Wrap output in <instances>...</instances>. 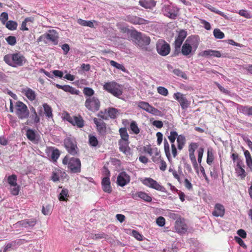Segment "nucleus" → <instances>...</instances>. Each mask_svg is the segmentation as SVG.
I'll list each match as a JSON object with an SVG mask.
<instances>
[{"instance_id":"nucleus-35","label":"nucleus","mask_w":252,"mask_h":252,"mask_svg":"<svg viewBox=\"0 0 252 252\" xmlns=\"http://www.w3.org/2000/svg\"><path fill=\"white\" fill-rule=\"evenodd\" d=\"M164 150L167 159L170 161L171 159V154L170 152L169 144L166 139H164Z\"/></svg>"},{"instance_id":"nucleus-46","label":"nucleus","mask_w":252,"mask_h":252,"mask_svg":"<svg viewBox=\"0 0 252 252\" xmlns=\"http://www.w3.org/2000/svg\"><path fill=\"white\" fill-rule=\"evenodd\" d=\"M110 64L112 66H113L119 69L122 70L123 71H125L126 70V69L123 64H120L114 61H111Z\"/></svg>"},{"instance_id":"nucleus-29","label":"nucleus","mask_w":252,"mask_h":252,"mask_svg":"<svg viewBox=\"0 0 252 252\" xmlns=\"http://www.w3.org/2000/svg\"><path fill=\"white\" fill-rule=\"evenodd\" d=\"M23 92L29 100L32 101L35 99V92L31 89L28 88H26L23 90Z\"/></svg>"},{"instance_id":"nucleus-21","label":"nucleus","mask_w":252,"mask_h":252,"mask_svg":"<svg viewBox=\"0 0 252 252\" xmlns=\"http://www.w3.org/2000/svg\"><path fill=\"white\" fill-rule=\"evenodd\" d=\"M199 56L203 57H214L220 58L222 56L221 53L219 51L213 50H207L205 51H203L200 52L198 54Z\"/></svg>"},{"instance_id":"nucleus-12","label":"nucleus","mask_w":252,"mask_h":252,"mask_svg":"<svg viewBox=\"0 0 252 252\" xmlns=\"http://www.w3.org/2000/svg\"><path fill=\"white\" fill-rule=\"evenodd\" d=\"M173 97L180 103L182 109H186L189 107L190 101L186 98L184 94L178 92L174 94Z\"/></svg>"},{"instance_id":"nucleus-36","label":"nucleus","mask_w":252,"mask_h":252,"mask_svg":"<svg viewBox=\"0 0 252 252\" xmlns=\"http://www.w3.org/2000/svg\"><path fill=\"white\" fill-rule=\"evenodd\" d=\"M108 235L104 233L93 234L91 233L90 234L89 237L94 240H98L102 238L107 239Z\"/></svg>"},{"instance_id":"nucleus-53","label":"nucleus","mask_w":252,"mask_h":252,"mask_svg":"<svg viewBox=\"0 0 252 252\" xmlns=\"http://www.w3.org/2000/svg\"><path fill=\"white\" fill-rule=\"evenodd\" d=\"M6 41L8 44L14 46L16 43V38L14 36H9L5 38Z\"/></svg>"},{"instance_id":"nucleus-30","label":"nucleus","mask_w":252,"mask_h":252,"mask_svg":"<svg viewBox=\"0 0 252 252\" xmlns=\"http://www.w3.org/2000/svg\"><path fill=\"white\" fill-rule=\"evenodd\" d=\"M237 109L241 113L248 116H251L252 106L239 105Z\"/></svg>"},{"instance_id":"nucleus-10","label":"nucleus","mask_w":252,"mask_h":252,"mask_svg":"<svg viewBox=\"0 0 252 252\" xmlns=\"http://www.w3.org/2000/svg\"><path fill=\"white\" fill-rule=\"evenodd\" d=\"M162 11L163 14L172 19H175L179 12V9L172 5H164L162 8Z\"/></svg>"},{"instance_id":"nucleus-11","label":"nucleus","mask_w":252,"mask_h":252,"mask_svg":"<svg viewBox=\"0 0 252 252\" xmlns=\"http://www.w3.org/2000/svg\"><path fill=\"white\" fill-rule=\"evenodd\" d=\"M175 229L178 233L181 234H184L187 231L188 227L185 223V220L184 219L179 217L176 220L175 224Z\"/></svg>"},{"instance_id":"nucleus-18","label":"nucleus","mask_w":252,"mask_h":252,"mask_svg":"<svg viewBox=\"0 0 252 252\" xmlns=\"http://www.w3.org/2000/svg\"><path fill=\"white\" fill-rule=\"evenodd\" d=\"M189 39H188L183 44L181 49L182 54L185 56H187L190 54L194 53L197 47V45L194 47V50L189 43H188Z\"/></svg>"},{"instance_id":"nucleus-51","label":"nucleus","mask_w":252,"mask_h":252,"mask_svg":"<svg viewBox=\"0 0 252 252\" xmlns=\"http://www.w3.org/2000/svg\"><path fill=\"white\" fill-rule=\"evenodd\" d=\"M149 113H150L155 116H162L163 115V114L160 111L153 106H151Z\"/></svg>"},{"instance_id":"nucleus-50","label":"nucleus","mask_w":252,"mask_h":252,"mask_svg":"<svg viewBox=\"0 0 252 252\" xmlns=\"http://www.w3.org/2000/svg\"><path fill=\"white\" fill-rule=\"evenodd\" d=\"M235 170L238 175L240 176L241 179H244L246 176L247 174L243 167L235 168Z\"/></svg>"},{"instance_id":"nucleus-60","label":"nucleus","mask_w":252,"mask_h":252,"mask_svg":"<svg viewBox=\"0 0 252 252\" xmlns=\"http://www.w3.org/2000/svg\"><path fill=\"white\" fill-rule=\"evenodd\" d=\"M165 219L162 217H159L158 218H157L156 220V222L157 224L159 226H163L165 224Z\"/></svg>"},{"instance_id":"nucleus-25","label":"nucleus","mask_w":252,"mask_h":252,"mask_svg":"<svg viewBox=\"0 0 252 252\" xmlns=\"http://www.w3.org/2000/svg\"><path fill=\"white\" fill-rule=\"evenodd\" d=\"M126 20L132 24L138 25L144 24L146 22L144 19L133 15L126 16Z\"/></svg>"},{"instance_id":"nucleus-39","label":"nucleus","mask_w":252,"mask_h":252,"mask_svg":"<svg viewBox=\"0 0 252 252\" xmlns=\"http://www.w3.org/2000/svg\"><path fill=\"white\" fill-rule=\"evenodd\" d=\"M108 114L111 119H115L119 114V111L115 108H109L108 109Z\"/></svg>"},{"instance_id":"nucleus-49","label":"nucleus","mask_w":252,"mask_h":252,"mask_svg":"<svg viewBox=\"0 0 252 252\" xmlns=\"http://www.w3.org/2000/svg\"><path fill=\"white\" fill-rule=\"evenodd\" d=\"M157 91L158 94L165 96H167L168 94L167 89L163 87L159 86L158 87Z\"/></svg>"},{"instance_id":"nucleus-43","label":"nucleus","mask_w":252,"mask_h":252,"mask_svg":"<svg viewBox=\"0 0 252 252\" xmlns=\"http://www.w3.org/2000/svg\"><path fill=\"white\" fill-rule=\"evenodd\" d=\"M130 129L132 131V132L135 134H137L140 132V129L137 126L136 123L135 121H132L130 125Z\"/></svg>"},{"instance_id":"nucleus-59","label":"nucleus","mask_w":252,"mask_h":252,"mask_svg":"<svg viewBox=\"0 0 252 252\" xmlns=\"http://www.w3.org/2000/svg\"><path fill=\"white\" fill-rule=\"evenodd\" d=\"M173 72L174 74L178 76L181 77L185 79L187 78L186 74L184 72H183L182 71L179 69L174 70Z\"/></svg>"},{"instance_id":"nucleus-13","label":"nucleus","mask_w":252,"mask_h":252,"mask_svg":"<svg viewBox=\"0 0 252 252\" xmlns=\"http://www.w3.org/2000/svg\"><path fill=\"white\" fill-rule=\"evenodd\" d=\"M37 222V220L35 218H32L29 219H25L18 221L15 223L16 227L21 226L26 228H32Z\"/></svg>"},{"instance_id":"nucleus-5","label":"nucleus","mask_w":252,"mask_h":252,"mask_svg":"<svg viewBox=\"0 0 252 252\" xmlns=\"http://www.w3.org/2000/svg\"><path fill=\"white\" fill-rule=\"evenodd\" d=\"M15 113L20 119L27 118L29 116V111L26 104L21 101H17L15 104Z\"/></svg>"},{"instance_id":"nucleus-40","label":"nucleus","mask_w":252,"mask_h":252,"mask_svg":"<svg viewBox=\"0 0 252 252\" xmlns=\"http://www.w3.org/2000/svg\"><path fill=\"white\" fill-rule=\"evenodd\" d=\"M138 106L140 108L149 112L152 106L150 105V104L148 102L144 101H140L138 103Z\"/></svg>"},{"instance_id":"nucleus-9","label":"nucleus","mask_w":252,"mask_h":252,"mask_svg":"<svg viewBox=\"0 0 252 252\" xmlns=\"http://www.w3.org/2000/svg\"><path fill=\"white\" fill-rule=\"evenodd\" d=\"M58 34L54 31H50L49 33L44 34L41 35L38 40L39 41H43L45 43L48 41L52 42L54 44H58Z\"/></svg>"},{"instance_id":"nucleus-55","label":"nucleus","mask_w":252,"mask_h":252,"mask_svg":"<svg viewBox=\"0 0 252 252\" xmlns=\"http://www.w3.org/2000/svg\"><path fill=\"white\" fill-rule=\"evenodd\" d=\"M89 143L92 146H96L98 144V141L96 137H95L94 136L90 135Z\"/></svg>"},{"instance_id":"nucleus-58","label":"nucleus","mask_w":252,"mask_h":252,"mask_svg":"<svg viewBox=\"0 0 252 252\" xmlns=\"http://www.w3.org/2000/svg\"><path fill=\"white\" fill-rule=\"evenodd\" d=\"M42 213L44 215H48L51 213V207L50 205H47L45 207L43 206Z\"/></svg>"},{"instance_id":"nucleus-33","label":"nucleus","mask_w":252,"mask_h":252,"mask_svg":"<svg viewBox=\"0 0 252 252\" xmlns=\"http://www.w3.org/2000/svg\"><path fill=\"white\" fill-rule=\"evenodd\" d=\"M43 107L46 116L49 118H52L53 114L52 108L47 103H44Z\"/></svg>"},{"instance_id":"nucleus-38","label":"nucleus","mask_w":252,"mask_h":252,"mask_svg":"<svg viewBox=\"0 0 252 252\" xmlns=\"http://www.w3.org/2000/svg\"><path fill=\"white\" fill-rule=\"evenodd\" d=\"M77 23L83 26H87L90 28H93L94 27V24L91 21H86L82 19H78L77 20Z\"/></svg>"},{"instance_id":"nucleus-20","label":"nucleus","mask_w":252,"mask_h":252,"mask_svg":"<svg viewBox=\"0 0 252 252\" xmlns=\"http://www.w3.org/2000/svg\"><path fill=\"white\" fill-rule=\"evenodd\" d=\"M130 181L129 176L126 172H121L117 177V184L121 187H124Z\"/></svg>"},{"instance_id":"nucleus-28","label":"nucleus","mask_w":252,"mask_h":252,"mask_svg":"<svg viewBox=\"0 0 252 252\" xmlns=\"http://www.w3.org/2000/svg\"><path fill=\"white\" fill-rule=\"evenodd\" d=\"M140 5L145 8H152L156 5V1L154 0H140Z\"/></svg>"},{"instance_id":"nucleus-37","label":"nucleus","mask_w":252,"mask_h":252,"mask_svg":"<svg viewBox=\"0 0 252 252\" xmlns=\"http://www.w3.org/2000/svg\"><path fill=\"white\" fill-rule=\"evenodd\" d=\"M5 27L9 30H15L17 27V23L14 21H8L5 24Z\"/></svg>"},{"instance_id":"nucleus-63","label":"nucleus","mask_w":252,"mask_h":252,"mask_svg":"<svg viewBox=\"0 0 252 252\" xmlns=\"http://www.w3.org/2000/svg\"><path fill=\"white\" fill-rule=\"evenodd\" d=\"M239 14L245 18H251V15L249 12L245 10H241L239 12Z\"/></svg>"},{"instance_id":"nucleus-24","label":"nucleus","mask_w":252,"mask_h":252,"mask_svg":"<svg viewBox=\"0 0 252 252\" xmlns=\"http://www.w3.org/2000/svg\"><path fill=\"white\" fill-rule=\"evenodd\" d=\"M225 209L223 206L220 204L218 203L215 205L214 210L212 213L213 216L218 217H222L224 216Z\"/></svg>"},{"instance_id":"nucleus-23","label":"nucleus","mask_w":252,"mask_h":252,"mask_svg":"<svg viewBox=\"0 0 252 252\" xmlns=\"http://www.w3.org/2000/svg\"><path fill=\"white\" fill-rule=\"evenodd\" d=\"M93 121L96 126L98 131L101 134L105 133L106 131V124L102 120L98 121L96 118H94Z\"/></svg>"},{"instance_id":"nucleus-44","label":"nucleus","mask_w":252,"mask_h":252,"mask_svg":"<svg viewBox=\"0 0 252 252\" xmlns=\"http://www.w3.org/2000/svg\"><path fill=\"white\" fill-rule=\"evenodd\" d=\"M27 138L31 141H33L35 139V134L33 130L28 129L26 132Z\"/></svg>"},{"instance_id":"nucleus-54","label":"nucleus","mask_w":252,"mask_h":252,"mask_svg":"<svg viewBox=\"0 0 252 252\" xmlns=\"http://www.w3.org/2000/svg\"><path fill=\"white\" fill-rule=\"evenodd\" d=\"M10 191L11 193L14 195H17L19 193V187L17 184L10 186Z\"/></svg>"},{"instance_id":"nucleus-8","label":"nucleus","mask_w":252,"mask_h":252,"mask_svg":"<svg viewBox=\"0 0 252 252\" xmlns=\"http://www.w3.org/2000/svg\"><path fill=\"white\" fill-rule=\"evenodd\" d=\"M64 145L68 152L73 156L77 154L78 148L76 145V142L74 140L67 138L64 140Z\"/></svg>"},{"instance_id":"nucleus-57","label":"nucleus","mask_w":252,"mask_h":252,"mask_svg":"<svg viewBox=\"0 0 252 252\" xmlns=\"http://www.w3.org/2000/svg\"><path fill=\"white\" fill-rule=\"evenodd\" d=\"M61 171H54L52 173V175L51 176V179L54 182H57L59 180L60 175L61 174Z\"/></svg>"},{"instance_id":"nucleus-15","label":"nucleus","mask_w":252,"mask_h":252,"mask_svg":"<svg viewBox=\"0 0 252 252\" xmlns=\"http://www.w3.org/2000/svg\"><path fill=\"white\" fill-rule=\"evenodd\" d=\"M67 121L73 126H76L79 128H82L84 126V122L80 116H68Z\"/></svg>"},{"instance_id":"nucleus-17","label":"nucleus","mask_w":252,"mask_h":252,"mask_svg":"<svg viewBox=\"0 0 252 252\" xmlns=\"http://www.w3.org/2000/svg\"><path fill=\"white\" fill-rule=\"evenodd\" d=\"M107 172V176L103 178L101 182L102 189L106 192L110 193L112 191V189L110 185V181L109 179L110 172L108 170L104 168Z\"/></svg>"},{"instance_id":"nucleus-7","label":"nucleus","mask_w":252,"mask_h":252,"mask_svg":"<svg viewBox=\"0 0 252 252\" xmlns=\"http://www.w3.org/2000/svg\"><path fill=\"white\" fill-rule=\"evenodd\" d=\"M142 183L152 189L160 191L163 192H166L165 188L159 185L156 180L151 178H145L142 181Z\"/></svg>"},{"instance_id":"nucleus-31","label":"nucleus","mask_w":252,"mask_h":252,"mask_svg":"<svg viewBox=\"0 0 252 252\" xmlns=\"http://www.w3.org/2000/svg\"><path fill=\"white\" fill-rule=\"evenodd\" d=\"M177 142L178 143V148L179 150H181L186 143V138L183 135H179L177 138Z\"/></svg>"},{"instance_id":"nucleus-19","label":"nucleus","mask_w":252,"mask_h":252,"mask_svg":"<svg viewBox=\"0 0 252 252\" xmlns=\"http://www.w3.org/2000/svg\"><path fill=\"white\" fill-rule=\"evenodd\" d=\"M129 144L128 140H119L118 141L119 150L127 156L131 154Z\"/></svg>"},{"instance_id":"nucleus-52","label":"nucleus","mask_w":252,"mask_h":252,"mask_svg":"<svg viewBox=\"0 0 252 252\" xmlns=\"http://www.w3.org/2000/svg\"><path fill=\"white\" fill-rule=\"evenodd\" d=\"M187 36V32L184 30L181 31L178 35L177 37L176 38L178 40L181 41L183 42L184 39Z\"/></svg>"},{"instance_id":"nucleus-1","label":"nucleus","mask_w":252,"mask_h":252,"mask_svg":"<svg viewBox=\"0 0 252 252\" xmlns=\"http://www.w3.org/2000/svg\"><path fill=\"white\" fill-rule=\"evenodd\" d=\"M3 60L12 67L22 66L26 61L25 58L20 53L6 55Z\"/></svg>"},{"instance_id":"nucleus-61","label":"nucleus","mask_w":252,"mask_h":252,"mask_svg":"<svg viewBox=\"0 0 252 252\" xmlns=\"http://www.w3.org/2000/svg\"><path fill=\"white\" fill-rule=\"evenodd\" d=\"M30 118L33 120L34 122L36 124L40 122V118L38 116L36 113L34 114H31Z\"/></svg>"},{"instance_id":"nucleus-32","label":"nucleus","mask_w":252,"mask_h":252,"mask_svg":"<svg viewBox=\"0 0 252 252\" xmlns=\"http://www.w3.org/2000/svg\"><path fill=\"white\" fill-rule=\"evenodd\" d=\"M244 155L247 166L250 168L251 170L252 171V158L249 151L245 150Z\"/></svg>"},{"instance_id":"nucleus-45","label":"nucleus","mask_w":252,"mask_h":252,"mask_svg":"<svg viewBox=\"0 0 252 252\" xmlns=\"http://www.w3.org/2000/svg\"><path fill=\"white\" fill-rule=\"evenodd\" d=\"M16 181L17 176L15 175H12L9 176L7 178V182L10 186L17 184Z\"/></svg>"},{"instance_id":"nucleus-62","label":"nucleus","mask_w":252,"mask_h":252,"mask_svg":"<svg viewBox=\"0 0 252 252\" xmlns=\"http://www.w3.org/2000/svg\"><path fill=\"white\" fill-rule=\"evenodd\" d=\"M234 239L243 248H246L247 247L243 240L238 236H235Z\"/></svg>"},{"instance_id":"nucleus-41","label":"nucleus","mask_w":252,"mask_h":252,"mask_svg":"<svg viewBox=\"0 0 252 252\" xmlns=\"http://www.w3.org/2000/svg\"><path fill=\"white\" fill-rule=\"evenodd\" d=\"M83 93L84 95L88 97H93V95L94 94V91L92 88L89 87H85L83 89Z\"/></svg>"},{"instance_id":"nucleus-48","label":"nucleus","mask_w":252,"mask_h":252,"mask_svg":"<svg viewBox=\"0 0 252 252\" xmlns=\"http://www.w3.org/2000/svg\"><path fill=\"white\" fill-rule=\"evenodd\" d=\"M154 150L155 152L153 154H154L155 155L153 156L152 160L154 162H156L159 160L160 158V152L158 150V148H154Z\"/></svg>"},{"instance_id":"nucleus-3","label":"nucleus","mask_w":252,"mask_h":252,"mask_svg":"<svg viewBox=\"0 0 252 252\" xmlns=\"http://www.w3.org/2000/svg\"><path fill=\"white\" fill-rule=\"evenodd\" d=\"M63 163L64 165L68 164V168L72 173H79L81 171V163L80 159L75 158H68L65 156L63 160Z\"/></svg>"},{"instance_id":"nucleus-42","label":"nucleus","mask_w":252,"mask_h":252,"mask_svg":"<svg viewBox=\"0 0 252 252\" xmlns=\"http://www.w3.org/2000/svg\"><path fill=\"white\" fill-rule=\"evenodd\" d=\"M213 34L218 39H222L224 37V34L219 29H214Z\"/></svg>"},{"instance_id":"nucleus-16","label":"nucleus","mask_w":252,"mask_h":252,"mask_svg":"<svg viewBox=\"0 0 252 252\" xmlns=\"http://www.w3.org/2000/svg\"><path fill=\"white\" fill-rule=\"evenodd\" d=\"M178 136V134L176 131L172 130L170 132V135L168 136V138L171 143L172 154L174 158H175L177 155V151L174 144V142L176 139L177 138Z\"/></svg>"},{"instance_id":"nucleus-34","label":"nucleus","mask_w":252,"mask_h":252,"mask_svg":"<svg viewBox=\"0 0 252 252\" xmlns=\"http://www.w3.org/2000/svg\"><path fill=\"white\" fill-rule=\"evenodd\" d=\"M121 139L119 140H128L129 135L126 127H122L119 129Z\"/></svg>"},{"instance_id":"nucleus-47","label":"nucleus","mask_w":252,"mask_h":252,"mask_svg":"<svg viewBox=\"0 0 252 252\" xmlns=\"http://www.w3.org/2000/svg\"><path fill=\"white\" fill-rule=\"evenodd\" d=\"M68 190L67 189H63L60 193L59 199L61 201H65L66 197L68 196Z\"/></svg>"},{"instance_id":"nucleus-2","label":"nucleus","mask_w":252,"mask_h":252,"mask_svg":"<svg viewBox=\"0 0 252 252\" xmlns=\"http://www.w3.org/2000/svg\"><path fill=\"white\" fill-rule=\"evenodd\" d=\"M103 90L120 98L123 93V86L115 81L105 83L103 86Z\"/></svg>"},{"instance_id":"nucleus-22","label":"nucleus","mask_w":252,"mask_h":252,"mask_svg":"<svg viewBox=\"0 0 252 252\" xmlns=\"http://www.w3.org/2000/svg\"><path fill=\"white\" fill-rule=\"evenodd\" d=\"M132 197L135 200H138L139 198H141L144 201L148 202H150L152 201V197L147 193L143 191H138L135 193H132Z\"/></svg>"},{"instance_id":"nucleus-14","label":"nucleus","mask_w":252,"mask_h":252,"mask_svg":"<svg viewBox=\"0 0 252 252\" xmlns=\"http://www.w3.org/2000/svg\"><path fill=\"white\" fill-rule=\"evenodd\" d=\"M157 50L158 54L165 56L169 53L170 47L169 44L165 41H162L157 44Z\"/></svg>"},{"instance_id":"nucleus-27","label":"nucleus","mask_w":252,"mask_h":252,"mask_svg":"<svg viewBox=\"0 0 252 252\" xmlns=\"http://www.w3.org/2000/svg\"><path fill=\"white\" fill-rule=\"evenodd\" d=\"M48 156L50 157L52 159L56 161L59 158L60 155V151L58 149H54L53 148H49L47 151Z\"/></svg>"},{"instance_id":"nucleus-26","label":"nucleus","mask_w":252,"mask_h":252,"mask_svg":"<svg viewBox=\"0 0 252 252\" xmlns=\"http://www.w3.org/2000/svg\"><path fill=\"white\" fill-rule=\"evenodd\" d=\"M56 86L58 89H61L63 90L64 91L66 92H69L71 94H78L79 93V91L76 90L74 88L69 85H61L59 84H56Z\"/></svg>"},{"instance_id":"nucleus-6","label":"nucleus","mask_w":252,"mask_h":252,"mask_svg":"<svg viewBox=\"0 0 252 252\" xmlns=\"http://www.w3.org/2000/svg\"><path fill=\"white\" fill-rule=\"evenodd\" d=\"M85 106L89 110L94 112L99 109L100 102L96 97H89L86 98Z\"/></svg>"},{"instance_id":"nucleus-64","label":"nucleus","mask_w":252,"mask_h":252,"mask_svg":"<svg viewBox=\"0 0 252 252\" xmlns=\"http://www.w3.org/2000/svg\"><path fill=\"white\" fill-rule=\"evenodd\" d=\"M132 234L133 236L138 240L141 241L142 240L143 236L139 233L137 231L133 230Z\"/></svg>"},{"instance_id":"nucleus-56","label":"nucleus","mask_w":252,"mask_h":252,"mask_svg":"<svg viewBox=\"0 0 252 252\" xmlns=\"http://www.w3.org/2000/svg\"><path fill=\"white\" fill-rule=\"evenodd\" d=\"M8 15L7 13L3 12L0 15V20L3 25L5 24V23L7 22L6 21L8 20Z\"/></svg>"},{"instance_id":"nucleus-4","label":"nucleus","mask_w":252,"mask_h":252,"mask_svg":"<svg viewBox=\"0 0 252 252\" xmlns=\"http://www.w3.org/2000/svg\"><path fill=\"white\" fill-rule=\"evenodd\" d=\"M131 35L134 39L135 43L140 47L146 46L150 44V38L148 36L136 31H133Z\"/></svg>"}]
</instances>
